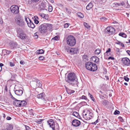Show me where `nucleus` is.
<instances>
[{
  "label": "nucleus",
  "mask_w": 130,
  "mask_h": 130,
  "mask_svg": "<svg viewBox=\"0 0 130 130\" xmlns=\"http://www.w3.org/2000/svg\"><path fill=\"white\" fill-rule=\"evenodd\" d=\"M84 25L87 28H88L90 27V26L88 25L87 23L85 22L84 23Z\"/></svg>",
  "instance_id": "36"
},
{
  "label": "nucleus",
  "mask_w": 130,
  "mask_h": 130,
  "mask_svg": "<svg viewBox=\"0 0 130 130\" xmlns=\"http://www.w3.org/2000/svg\"><path fill=\"white\" fill-rule=\"evenodd\" d=\"M43 120L42 119L39 120L37 121V123H39V122H41Z\"/></svg>",
  "instance_id": "61"
},
{
  "label": "nucleus",
  "mask_w": 130,
  "mask_h": 130,
  "mask_svg": "<svg viewBox=\"0 0 130 130\" xmlns=\"http://www.w3.org/2000/svg\"><path fill=\"white\" fill-rule=\"evenodd\" d=\"M43 18L45 19H46V20H50L49 19H48V17H43Z\"/></svg>",
  "instance_id": "63"
},
{
  "label": "nucleus",
  "mask_w": 130,
  "mask_h": 130,
  "mask_svg": "<svg viewBox=\"0 0 130 130\" xmlns=\"http://www.w3.org/2000/svg\"><path fill=\"white\" fill-rule=\"evenodd\" d=\"M123 63L125 65L128 66L130 64V60L127 58H123L122 59Z\"/></svg>",
  "instance_id": "12"
},
{
  "label": "nucleus",
  "mask_w": 130,
  "mask_h": 130,
  "mask_svg": "<svg viewBox=\"0 0 130 130\" xmlns=\"http://www.w3.org/2000/svg\"><path fill=\"white\" fill-rule=\"evenodd\" d=\"M6 119L8 120H10L11 119V118L10 117L8 116L7 117Z\"/></svg>",
  "instance_id": "62"
},
{
  "label": "nucleus",
  "mask_w": 130,
  "mask_h": 130,
  "mask_svg": "<svg viewBox=\"0 0 130 130\" xmlns=\"http://www.w3.org/2000/svg\"><path fill=\"white\" fill-rule=\"evenodd\" d=\"M88 95L90 97V98H91V99L94 102L95 101V99H94V98H93V96L90 93H89V94H88Z\"/></svg>",
  "instance_id": "33"
},
{
  "label": "nucleus",
  "mask_w": 130,
  "mask_h": 130,
  "mask_svg": "<svg viewBox=\"0 0 130 130\" xmlns=\"http://www.w3.org/2000/svg\"><path fill=\"white\" fill-rule=\"evenodd\" d=\"M93 6V3L91 2L86 7V9L88 10H90L92 8Z\"/></svg>",
  "instance_id": "18"
},
{
  "label": "nucleus",
  "mask_w": 130,
  "mask_h": 130,
  "mask_svg": "<svg viewBox=\"0 0 130 130\" xmlns=\"http://www.w3.org/2000/svg\"><path fill=\"white\" fill-rule=\"evenodd\" d=\"M125 4V3L123 2H122L121 3H117L116 5V6H123Z\"/></svg>",
  "instance_id": "26"
},
{
  "label": "nucleus",
  "mask_w": 130,
  "mask_h": 130,
  "mask_svg": "<svg viewBox=\"0 0 130 130\" xmlns=\"http://www.w3.org/2000/svg\"><path fill=\"white\" fill-rule=\"evenodd\" d=\"M25 20L27 22V24L30 21H31L29 18H25Z\"/></svg>",
  "instance_id": "35"
},
{
  "label": "nucleus",
  "mask_w": 130,
  "mask_h": 130,
  "mask_svg": "<svg viewBox=\"0 0 130 130\" xmlns=\"http://www.w3.org/2000/svg\"><path fill=\"white\" fill-rule=\"evenodd\" d=\"M52 25L51 24H44L39 26L38 27V31L43 35L46 34L47 29L51 30L52 29Z\"/></svg>",
  "instance_id": "1"
},
{
  "label": "nucleus",
  "mask_w": 130,
  "mask_h": 130,
  "mask_svg": "<svg viewBox=\"0 0 130 130\" xmlns=\"http://www.w3.org/2000/svg\"><path fill=\"white\" fill-rule=\"evenodd\" d=\"M67 92L68 94H71L73 93L74 92V91L70 89H68L67 90Z\"/></svg>",
  "instance_id": "28"
},
{
  "label": "nucleus",
  "mask_w": 130,
  "mask_h": 130,
  "mask_svg": "<svg viewBox=\"0 0 130 130\" xmlns=\"http://www.w3.org/2000/svg\"><path fill=\"white\" fill-rule=\"evenodd\" d=\"M111 51V49L110 48H108V50H107L106 52L105 53V54H106V53H108V52H110Z\"/></svg>",
  "instance_id": "54"
},
{
  "label": "nucleus",
  "mask_w": 130,
  "mask_h": 130,
  "mask_svg": "<svg viewBox=\"0 0 130 130\" xmlns=\"http://www.w3.org/2000/svg\"><path fill=\"white\" fill-rule=\"evenodd\" d=\"M31 85L33 88H40L42 86L41 82L38 80H36L35 82H32L31 83Z\"/></svg>",
  "instance_id": "8"
},
{
  "label": "nucleus",
  "mask_w": 130,
  "mask_h": 130,
  "mask_svg": "<svg viewBox=\"0 0 130 130\" xmlns=\"http://www.w3.org/2000/svg\"><path fill=\"white\" fill-rule=\"evenodd\" d=\"M124 80L127 82H128L129 79V78L127 77L126 76H124Z\"/></svg>",
  "instance_id": "47"
},
{
  "label": "nucleus",
  "mask_w": 130,
  "mask_h": 130,
  "mask_svg": "<svg viewBox=\"0 0 130 130\" xmlns=\"http://www.w3.org/2000/svg\"><path fill=\"white\" fill-rule=\"evenodd\" d=\"M106 32L109 35L113 34L115 31V28L111 26L107 27L106 28Z\"/></svg>",
  "instance_id": "11"
},
{
  "label": "nucleus",
  "mask_w": 130,
  "mask_h": 130,
  "mask_svg": "<svg viewBox=\"0 0 130 130\" xmlns=\"http://www.w3.org/2000/svg\"><path fill=\"white\" fill-rule=\"evenodd\" d=\"M85 67L87 70L93 71H95L97 69L96 65L91 62H86L85 64Z\"/></svg>",
  "instance_id": "3"
},
{
  "label": "nucleus",
  "mask_w": 130,
  "mask_h": 130,
  "mask_svg": "<svg viewBox=\"0 0 130 130\" xmlns=\"http://www.w3.org/2000/svg\"><path fill=\"white\" fill-rule=\"evenodd\" d=\"M15 21L16 24L19 26L22 27L25 26L24 21L21 17H16Z\"/></svg>",
  "instance_id": "6"
},
{
  "label": "nucleus",
  "mask_w": 130,
  "mask_h": 130,
  "mask_svg": "<svg viewBox=\"0 0 130 130\" xmlns=\"http://www.w3.org/2000/svg\"><path fill=\"white\" fill-rule=\"evenodd\" d=\"M96 59H95L96 61H95V62H96L97 63L98 62H99V58L98 57H97L96 56Z\"/></svg>",
  "instance_id": "51"
},
{
  "label": "nucleus",
  "mask_w": 130,
  "mask_h": 130,
  "mask_svg": "<svg viewBox=\"0 0 130 130\" xmlns=\"http://www.w3.org/2000/svg\"><path fill=\"white\" fill-rule=\"evenodd\" d=\"M101 51V50L99 48L95 50V53L98 55L100 53Z\"/></svg>",
  "instance_id": "30"
},
{
  "label": "nucleus",
  "mask_w": 130,
  "mask_h": 130,
  "mask_svg": "<svg viewBox=\"0 0 130 130\" xmlns=\"http://www.w3.org/2000/svg\"><path fill=\"white\" fill-rule=\"evenodd\" d=\"M4 52H5L6 53L8 54H10L11 52V51H10L7 50H4Z\"/></svg>",
  "instance_id": "43"
},
{
  "label": "nucleus",
  "mask_w": 130,
  "mask_h": 130,
  "mask_svg": "<svg viewBox=\"0 0 130 130\" xmlns=\"http://www.w3.org/2000/svg\"><path fill=\"white\" fill-rule=\"evenodd\" d=\"M77 16H83V14L81 12H78L76 14Z\"/></svg>",
  "instance_id": "45"
},
{
  "label": "nucleus",
  "mask_w": 130,
  "mask_h": 130,
  "mask_svg": "<svg viewBox=\"0 0 130 130\" xmlns=\"http://www.w3.org/2000/svg\"><path fill=\"white\" fill-rule=\"evenodd\" d=\"M17 36L22 40L26 39L27 37L23 29L20 28H17L16 29Z\"/></svg>",
  "instance_id": "2"
},
{
  "label": "nucleus",
  "mask_w": 130,
  "mask_h": 130,
  "mask_svg": "<svg viewBox=\"0 0 130 130\" xmlns=\"http://www.w3.org/2000/svg\"><path fill=\"white\" fill-rule=\"evenodd\" d=\"M27 25L29 27L32 28H34L35 27V26L34 24L31 20L28 23Z\"/></svg>",
  "instance_id": "19"
},
{
  "label": "nucleus",
  "mask_w": 130,
  "mask_h": 130,
  "mask_svg": "<svg viewBox=\"0 0 130 130\" xmlns=\"http://www.w3.org/2000/svg\"><path fill=\"white\" fill-rule=\"evenodd\" d=\"M34 22L36 24H38L39 23V21L36 20H34Z\"/></svg>",
  "instance_id": "56"
},
{
  "label": "nucleus",
  "mask_w": 130,
  "mask_h": 130,
  "mask_svg": "<svg viewBox=\"0 0 130 130\" xmlns=\"http://www.w3.org/2000/svg\"><path fill=\"white\" fill-rule=\"evenodd\" d=\"M10 9L11 12L14 14H17L19 12V7L17 5L11 6Z\"/></svg>",
  "instance_id": "10"
},
{
  "label": "nucleus",
  "mask_w": 130,
  "mask_h": 130,
  "mask_svg": "<svg viewBox=\"0 0 130 130\" xmlns=\"http://www.w3.org/2000/svg\"><path fill=\"white\" fill-rule=\"evenodd\" d=\"M127 53L129 55H130V51L129 50H127L126 51Z\"/></svg>",
  "instance_id": "64"
},
{
  "label": "nucleus",
  "mask_w": 130,
  "mask_h": 130,
  "mask_svg": "<svg viewBox=\"0 0 130 130\" xmlns=\"http://www.w3.org/2000/svg\"><path fill=\"white\" fill-rule=\"evenodd\" d=\"M65 10H66V11L68 13H71V11L70 10L68 9L67 8H65Z\"/></svg>",
  "instance_id": "46"
},
{
  "label": "nucleus",
  "mask_w": 130,
  "mask_h": 130,
  "mask_svg": "<svg viewBox=\"0 0 130 130\" xmlns=\"http://www.w3.org/2000/svg\"><path fill=\"white\" fill-rule=\"evenodd\" d=\"M10 65L11 66H14L15 64L14 63H13L12 62H10Z\"/></svg>",
  "instance_id": "55"
},
{
  "label": "nucleus",
  "mask_w": 130,
  "mask_h": 130,
  "mask_svg": "<svg viewBox=\"0 0 130 130\" xmlns=\"http://www.w3.org/2000/svg\"><path fill=\"white\" fill-rule=\"evenodd\" d=\"M48 124L50 127H51L53 130H55L56 128L57 130H58L59 128V125L58 123H56L55 126L53 120L52 119H50L47 121Z\"/></svg>",
  "instance_id": "7"
},
{
  "label": "nucleus",
  "mask_w": 130,
  "mask_h": 130,
  "mask_svg": "<svg viewBox=\"0 0 130 130\" xmlns=\"http://www.w3.org/2000/svg\"><path fill=\"white\" fill-rule=\"evenodd\" d=\"M44 51L43 50H37L36 52V53L38 54H42L44 53Z\"/></svg>",
  "instance_id": "27"
},
{
  "label": "nucleus",
  "mask_w": 130,
  "mask_h": 130,
  "mask_svg": "<svg viewBox=\"0 0 130 130\" xmlns=\"http://www.w3.org/2000/svg\"><path fill=\"white\" fill-rule=\"evenodd\" d=\"M48 10L50 12H51L52 11V7L51 5H48Z\"/></svg>",
  "instance_id": "32"
},
{
  "label": "nucleus",
  "mask_w": 130,
  "mask_h": 130,
  "mask_svg": "<svg viewBox=\"0 0 130 130\" xmlns=\"http://www.w3.org/2000/svg\"><path fill=\"white\" fill-rule=\"evenodd\" d=\"M25 129L24 130H31V128L28 126L25 125Z\"/></svg>",
  "instance_id": "41"
},
{
  "label": "nucleus",
  "mask_w": 130,
  "mask_h": 130,
  "mask_svg": "<svg viewBox=\"0 0 130 130\" xmlns=\"http://www.w3.org/2000/svg\"><path fill=\"white\" fill-rule=\"evenodd\" d=\"M21 101L17 100H15L13 102V104L17 107H20Z\"/></svg>",
  "instance_id": "17"
},
{
  "label": "nucleus",
  "mask_w": 130,
  "mask_h": 130,
  "mask_svg": "<svg viewBox=\"0 0 130 130\" xmlns=\"http://www.w3.org/2000/svg\"><path fill=\"white\" fill-rule=\"evenodd\" d=\"M117 44H119L120 45H121L123 47H124V44L121 43L119 42V43H117Z\"/></svg>",
  "instance_id": "53"
},
{
  "label": "nucleus",
  "mask_w": 130,
  "mask_h": 130,
  "mask_svg": "<svg viewBox=\"0 0 130 130\" xmlns=\"http://www.w3.org/2000/svg\"><path fill=\"white\" fill-rule=\"evenodd\" d=\"M33 110L32 109H31L29 110V112L30 115L32 116L34 115V114L33 112Z\"/></svg>",
  "instance_id": "34"
},
{
  "label": "nucleus",
  "mask_w": 130,
  "mask_h": 130,
  "mask_svg": "<svg viewBox=\"0 0 130 130\" xmlns=\"http://www.w3.org/2000/svg\"><path fill=\"white\" fill-rule=\"evenodd\" d=\"M118 118L122 122H123L124 121L123 119H122V118L121 117H119Z\"/></svg>",
  "instance_id": "49"
},
{
  "label": "nucleus",
  "mask_w": 130,
  "mask_h": 130,
  "mask_svg": "<svg viewBox=\"0 0 130 130\" xmlns=\"http://www.w3.org/2000/svg\"><path fill=\"white\" fill-rule=\"evenodd\" d=\"M119 35L124 38H126V35L123 32L120 33L119 34Z\"/></svg>",
  "instance_id": "29"
},
{
  "label": "nucleus",
  "mask_w": 130,
  "mask_h": 130,
  "mask_svg": "<svg viewBox=\"0 0 130 130\" xmlns=\"http://www.w3.org/2000/svg\"><path fill=\"white\" fill-rule=\"evenodd\" d=\"M39 6L41 9L43 10L45 9L46 10L47 9L48 5H47L46 3L42 2L41 4L39 5Z\"/></svg>",
  "instance_id": "14"
},
{
  "label": "nucleus",
  "mask_w": 130,
  "mask_h": 130,
  "mask_svg": "<svg viewBox=\"0 0 130 130\" xmlns=\"http://www.w3.org/2000/svg\"><path fill=\"white\" fill-rule=\"evenodd\" d=\"M38 34L39 32H37L34 34L33 36L35 38L37 39L38 38Z\"/></svg>",
  "instance_id": "31"
},
{
  "label": "nucleus",
  "mask_w": 130,
  "mask_h": 130,
  "mask_svg": "<svg viewBox=\"0 0 130 130\" xmlns=\"http://www.w3.org/2000/svg\"><path fill=\"white\" fill-rule=\"evenodd\" d=\"M87 113H85V114H83V116L84 118H85L86 120H89L91 119L92 117V116L91 115L89 117L87 116Z\"/></svg>",
  "instance_id": "21"
},
{
  "label": "nucleus",
  "mask_w": 130,
  "mask_h": 130,
  "mask_svg": "<svg viewBox=\"0 0 130 130\" xmlns=\"http://www.w3.org/2000/svg\"><path fill=\"white\" fill-rule=\"evenodd\" d=\"M77 48H71L70 49V53L71 54H73L77 53L78 52Z\"/></svg>",
  "instance_id": "16"
},
{
  "label": "nucleus",
  "mask_w": 130,
  "mask_h": 130,
  "mask_svg": "<svg viewBox=\"0 0 130 130\" xmlns=\"http://www.w3.org/2000/svg\"><path fill=\"white\" fill-rule=\"evenodd\" d=\"M107 101L106 100H104L102 101V103L104 105H107Z\"/></svg>",
  "instance_id": "39"
},
{
  "label": "nucleus",
  "mask_w": 130,
  "mask_h": 130,
  "mask_svg": "<svg viewBox=\"0 0 130 130\" xmlns=\"http://www.w3.org/2000/svg\"><path fill=\"white\" fill-rule=\"evenodd\" d=\"M39 15L40 16H45V14L43 13H40Z\"/></svg>",
  "instance_id": "58"
},
{
  "label": "nucleus",
  "mask_w": 130,
  "mask_h": 130,
  "mask_svg": "<svg viewBox=\"0 0 130 130\" xmlns=\"http://www.w3.org/2000/svg\"><path fill=\"white\" fill-rule=\"evenodd\" d=\"M17 44L16 42L11 41L9 43V46L11 49H14L17 47Z\"/></svg>",
  "instance_id": "15"
},
{
  "label": "nucleus",
  "mask_w": 130,
  "mask_h": 130,
  "mask_svg": "<svg viewBox=\"0 0 130 130\" xmlns=\"http://www.w3.org/2000/svg\"><path fill=\"white\" fill-rule=\"evenodd\" d=\"M44 58V57L43 56H40L39 57V59L40 60H42Z\"/></svg>",
  "instance_id": "50"
},
{
  "label": "nucleus",
  "mask_w": 130,
  "mask_h": 130,
  "mask_svg": "<svg viewBox=\"0 0 130 130\" xmlns=\"http://www.w3.org/2000/svg\"><path fill=\"white\" fill-rule=\"evenodd\" d=\"M13 129L12 126L11 125H7L6 128L3 130H12Z\"/></svg>",
  "instance_id": "22"
},
{
  "label": "nucleus",
  "mask_w": 130,
  "mask_h": 130,
  "mask_svg": "<svg viewBox=\"0 0 130 130\" xmlns=\"http://www.w3.org/2000/svg\"><path fill=\"white\" fill-rule=\"evenodd\" d=\"M115 59L114 58V57H108V59L109 60L110 59H111L112 60H114Z\"/></svg>",
  "instance_id": "59"
},
{
  "label": "nucleus",
  "mask_w": 130,
  "mask_h": 130,
  "mask_svg": "<svg viewBox=\"0 0 130 130\" xmlns=\"http://www.w3.org/2000/svg\"><path fill=\"white\" fill-rule=\"evenodd\" d=\"M72 124L74 126L77 127L79 126L80 124V122L76 119H74L73 120L72 122Z\"/></svg>",
  "instance_id": "13"
},
{
  "label": "nucleus",
  "mask_w": 130,
  "mask_h": 130,
  "mask_svg": "<svg viewBox=\"0 0 130 130\" xmlns=\"http://www.w3.org/2000/svg\"><path fill=\"white\" fill-rule=\"evenodd\" d=\"M98 122V119L97 120L95 121L92 123L94 124H96Z\"/></svg>",
  "instance_id": "57"
},
{
  "label": "nucleus",
  "mask_w": 130,
  "mask_h": 130,
  "mask_svg": "<svg viewBox=\"0 0 130 130\" xmlns=\"http://www.w3.org/2000/svg\"><path fill=\"white\" fill-rule=\"evenodd\" d=\"M15 93L19 96H21L23 93V89L22 88H19L18 87L15 85L14 88Z\"/></svg>",
  "instance_id": "9"
},
{
  "label": "nucleus",
  "mask_w": 130,
  "mask_h": 130,
  "mask_svg": "<svg viewBox=\"0 0 130 130\" xmlns=\"http://www.w3.org/2000/svg\"><path fill=\"white\" fill-rule=\"evenodd\" d=\"M65 50L67 52L69 53H70V49L69 48V46H67Z\"/></svg>",
  "instance_id": "40"
},
{
  "label": "nucleus",
  "mask_w": 130,
  "mask_h": 130,
  "mask_svg": "<svg viewBox=\"0 0 130 130\" xmlns=\"http://www.w3.org/2000/svg\"><path fill=\"white\" fill-rule=\"evenodd\" d=\"M69 26L68 24V23H66L64 25V28H67Z\"/></svg>",
  "instance_id": "52"
},
{
  "label": "nucleus",
  "mask_w": 130,
  "mask_h": 130,
  "mask_svg": "<svg viewBox=\"0 0 130 130\" xmlns=\"http://www.w3.org/2000/svg\"><path fill=\"white\" fill-rule=\"evenodd\" d=\"M76 78V76L74 73H69L68 75L67 79H66V80L69 83L73 85L74 82Z\"/></svg>",
  "instance_id": "4"
},
{
  "label": "nucleus",
  "mask_w": 130,
  "mask_h": 130,
  "mask_svg": "<svg viewBox=\"0 0 130 130\" xmlns=\"http://www.w3.org/2000/svg\"><path fill=\"white\" fill-rule=\"evenodd\" d=\"M83 60L85 62L87 61L88 60V57L86 55H84L83 57Z\"/></svg>",
  "instance_id": "23"
},
{
  "label": "nucleus",
  "mask_w": 130,
  "mask_h": 130,
  "mask_svg": "<svg viewBox=\"0 0 130 130\" xmlns=\"http://www.w3.org/2000/svg\"><path fill=\"white\" fill-rule=\"evenodd\" d=\"M80 99H84L86 100L87 99V97L84 95H83L81 97H80Z\"/></svg>",
  "instance_id": "48"
},
{
  "label": "nucleus",
  "mask_w": 130,
  "mask_h": 130,
  "mask_svg": "<svg viewBox=\"0 0 130 130\" xmlns=\"http://www.w3.org/2000/svg\"><path fill=\"white\" fill-rule=\"evenodd\" d=\"M26 104V103L25 101H21L20 107L25 106Z\"/></svg>",
  "instance_id": "25"
},
{
  "label": "nucleus",
  "mask_w": 130,
  "mask_h": 130,
  "mask_svg": "<svg viewBox=\"0 0 130 130\" xmlns=\"http://www.w3.org/2000/svg\"><path fill=\"white\" fill-rule=\"evenodd\" d=\"M52 39L55 40H59V38L57 36H56L52 38Z\"/></svg>",
  "instance_id": "42"
},
{
  "label": "nucleus",
  "mask_w": 130,
  "mask_h": 130,
  "mask_svg": "<svg viewBox=\"0 0 130 130\" xmlns=\"http://www.w3.org/2000/svg\"><path fill=\"white\" fill-rule=\"evenodd\" d=\"M37 97L39 99H40L42 100L44 99L45 97L44 94L43 93H41L38 95Z\"/></svg>",
  "instance_id": "20"
},
{
  "label": "nucleus",
  "mask_w": 130,
  "mask_h": 130,
  "mask_svg": "<svg viewBox=\"0 0 130 130\" xmlns=\"http://www.w3.org/2000/svg\"><path fill=\"white\" fill-rule=\"evenodd\" d=\"M96 56H94L92 57L91 59V60L93 62H95V61H96L95 59L96 58Z\"/></svg>",
  "instance_id": "37"
},
{
  "label": "nucleus",
  "mask_w": 130,
  "mask_h": 130,
  "mask_svg": "<svg viewBox=\"0 0 130 130\" xmlns=\"http://www.w3.org/2000/svg\"><path fill=\"white\" fill-rule=\"evenodd\" d=\"M100 19L102 21H105L107 19L105 18L104 17H102L101 18H100Z\"/></svg>",
  "instance_id": "38"
},
{
  "label": "nucleus",
  "mask_w": 130,
  "mask_h": 130,
  "mask_svg": "<svg viewBox=\"0 0 130 130\" xmlns=\"http://www.w3.org/2000/svg\"><path fill=\"white\" fill-rule=\"evenodd\" d=\"M75 117H76L77 118H80L79 117H80L79 116V113L76 112V111H74L73 112L72 114Z\"/></svg>",
  "instance_id": "24"
},
{
  "label": "nucleus",
  "mask_w": 130,
  "mask_h": 130,
  "mask_svg": "<svg viewBox=\"0 0 130 130\" xmlns=\"http://www.w3.org/2000/svg\"><path fill=\"white\" fill-rule=\"evenodd\" d=\"M66 41L67 44L70 46H74L76 43V41L75 37L72 36H68L66 39Z\"/></svg>",
  "instance_id": "5"
},
{
  "label": "nucleus",
  "mask_w": 130,
  "mask_h": 130,
  "mask_svg": "<svg viewBox=\"0 0 130 130\" xmlns=\"http://www.w3.org/2000/svg\"><path fill=\"white\" fill-rule=\"evenodd\" d=\"M114 113L115 115L119 114L120 113V111L117 110H116L115 111Z\"/></svg>",
  "instance_id": "44"
},
{
  "label": "nucleus",
  "mask_w": 130,
  "mask_h": 130,
  "mask_svg": "<svg viewBox=\"0 0 130 130\" xmlns=\"http://www.w3.org/2000/svg\"><path fill=\"white\" fill-rule=\"evenodd\" d=\"M20 63L22 65H23L25 64V62L23 61H21L20 62Z\"/></svg>",
  "instance_id": "60"
}]
</instances>
